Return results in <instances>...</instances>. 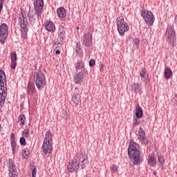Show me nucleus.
<instances>
[{
    "label": "nucleus",
    "instance_id": "6",
    "mask_svg": "<svg viewBox=\"0 0 177 177\" xmlns=\"http://www.w3.org/2000/svg\"><path fill=\"white\" fill-rule=\"evenodd\" d=\"M118 31L121 37L125 35L127 31H129V26L124 20V17H119L116 19Z\"/></svg>",
    "mask_w": 177,
    "mask_h": 177
},
{
    "label": "nucleus",
    "instance_id": "1",
    "mask_svg": "<svg viewBox=\"0 0 177 177\" xmlns=\"http://www.w3.org/2000/svg\"><path fill=\"white\" fill-rule=\"evenodd\" d=\"M35 10H29L28 12V19L29 24L34 26L38 20H41L42 12H44V0H35L34 2Z\"/></svg>",
    "mask_w": 177,
    "mask_h": 177
},
{
    "label": "nucleus",
    "instance_id": "5",
    "mask_svg": "<svg viewBox=\"0 0 177 177\" xmlns=\"http://www.w3.org/2000/svg\"><path fill=\"white\" fill-rule=\"evenodd\" d=\"M33 81L38 89H42L46 84V79L45 78V74L41 70V68L37 69L33 75Z\"/></svg>",
    "mask_w": 177,
    "mask_h": 177
},
{
    "label": "nucleus",
    "instance_id": "18",
    "mask_svg": "<svg viewBox=\"0 0 177 177\" xmlns=\"http://www.w3.org/2000/svg\"><path fill=\"white\" fill-rule=\"evenodd\" d=\"M140 77L142 82H146V80L149 78V74L145 68H142L140 72Z\"/></svg>",
    "mask_w": 177,
    "mask_h": 177
},
{
    "label": "nucleus",
    "instance_id": "41",
    "mask_svg": "<svg viewBox=\"0 0 177 177\" xmlns=\"http://www.w3.org/2000/svg\"><path fill=\"white\" fill-rule=\"evenodd\" d=\"M95 59H91L90 61H89V66L90 67H93L95 66Z\"/></svg>",
    "mask_w": 177,
    "mask_h": 177
},
{
    "label": "nucleus",
    "instance_id": "11",
    "mask_svg": "<svg viewBox=\"0 0 177 177\" xmlns=\"http://www.w3.org/2000/svg\"><path fill=\"white\" fill-rule=\"evenodd\" d=\"M86 75V69H82L76 75L73 77V81L75 84H82L84 82V77Z\"/></svg>",
    "mask_w": 177,
    "mask_h": 177
},
{
    "label": "nucleus",
    "instance_id": "40",
    "mask_svg": "<svg viewBox=\"0 0 177 177\" xmlns=\"http://www.w3.org/2000/svg\"><path fill=\"white\" fill-rule=\"evenodd\" d=\"M140 41L139 40V39H133V46H138V45H139Z\"/></svg>",
    "mask_w": 177,
    "mask_h": 177
},
{
    "label": "nucleus",
    "instance_id": "15",
    "mask_svg": "<svg viewBox=\"0 0 177 177\" xmlns=\"http://www.w3.org/2000/svg\"><path fill=\"white\" fill-rule=\"evenodd\" d=\"M83 44L85 46H91L92 45V35L89 32L84 34L83 37Z\"/></svg>",
    "mask_w": 177,
    "mask_h": 177
},
{
    "label": "nucleus",
    "instance_id": "23",
    "mask_svg": "<svg viewBox=\"0 0 177 177\" xmlns=\"http://www.w3.org/2000/svg\"><path fill=\"white\" fill-rule=\"evenodd\" d=\"M76 71L78 70H85V64L82 61H77V62L75 64Z\"/></svg>",
    "mask_w": 177,
    "mask_h": 177
},
{
    "label": "nucleus",
    "instance_id": "17",
    "mask_svg": "<svg viewBox=\"0 0 177 177\" xmlns=\"http://www.w3.org/2000/svg\"><path fill=\"white\" fill-rule=\"evenodd\" d=\"M10 60L11 68L15 70V68H16V66H17V54H16V52L11 53Z\"/></svg>",
    "mask_w": 177,
    "mask_h": 177
},
{
    "label": "nucleus",
    "instance_id": "37",
    "mask_svg": "<svg viewBox=\"0 0 177 177\" xmlns=\"http://www.w3.org/2000/svg\"><path fill=\"white\" fill-rule=\"evenodd\" d=\"M22 135L24 138H28L30 135V130L28 129L25 130V131L22 133Z\"/></svg>",
    "mask_w": 177,
    "mask_h": 177
},
{
    "label": "nucleus",
    "instance_id": "9",
    "mask_svg": "<svg viewBox=\"0 0 177 177\" xmlns=\"http://www.w3.org/2000/svg\"><path fill=\"white\" fill-rule=\"evenodd\" d=\"M9 34V28L6 24H1L0 25V42L1 44H5V41L8 38Z\"/></svg>",
    "mask_w": 177,
    "mask_h": 177
},
{
    "label": "nucleus",
    "instance_id": "3",
    "mask_svg": "<svg viewBox=\"0 0 177 177\" xmlns=\"http://www.w3.org/2000/svg\"><path fill=\"white\" fill-rule=\"evenodd\" d=\"M6 75L3 70L0 71V109L5 106V100L8 96V88L6 86Z\"/></svg>",
    "mask_w": 177,
    "mask_h": 177
},
{
    "label": "nucleus",
    "instance_id": "27",
    "mask_svg": "<svg viewBox=\"0 0 177 177\" xmlns=\"http://www.w3.org/2000/svg\"><path fill=\"white\" fill-rule=\"evenodd\" d=\"M18 122L20 125H24V122H26V116L24 115H20L18 118Z\"/></svg>",
    "mask_w": 177,
    "mask_h": 177
},
{
    "label": "nucleus",
    "instance_id": "26",
    "mask_svg": "<svg viewBox=\"0 0 177 177\" xmlns=\"http://www.w3.org/2000/svg\"><path fill=\"white\" fill-rule=\"evenodd\" d=\"M62 118H64V120H66L68 115H70V111H68V109H63L62 111Z\"/></svg>",
    "mask_w": 177,
    "mask_h": 177
},
{
    "label": "nucleus",
    "instance_id": "22",
    "mask_svg": "<svg viewBox=\"0 0 177 177\" xmlns=\"http://www.w3.org/2000/svg\"><path fill=\"white\" fill-rule=\"evenodd\" d=\"M57 16L59 18L66 17V9L64 7L59 8L57 10Z\"/></svg>",
    "mask_w": 177,
    "mask_h": 177
},
{
    "label": "nucleus",
    "instance_id": "36",
    "mask_svg": "<svg viewBox=\"0 0 177 177\" xmlns=\"http://www.w3.org/2000/svg\"><path fill=\"white\" fill-rule=\"evenodd\" d=\"M58 34H59V35H62L63 34H66V30H64V27L61 26L59 28Z\"/></svg>",
    "mask_w": 177,
    "mask_h": 177
},
{
    "label": "nucleus",
    "instance_id": "35",
    "mask_svg": "<svg viewBox=\"0 0 177 177\" xmlns=\"http://www.w3.org/2000/svg\"><path fill=\"white\" fill-rule=\"evenodd\" d=\"M140 124V120L139 118H134V122L133 124V127H138Z\"/></svg>",
    "mask_w": 177,
    "mask_h": 177
},
{
    "label": "nucleus",
    "instance_id": "25",
    "mask_svg": "<svg viewBox=\"0 0 177 177\" xmlns=\"http://www.w3.org/2000/svg\"><path fill=\"white\" fill-rule=\"evenodd\" d=\"M44 142L52 143V133L50 131H47L46 133V138Z\"/></svg>",
    "mask_w": 177,
    "mask_h": 177
},
{
    "label": "nucleus",
    "instance_id": "32",
    "mask_svg": "<svg viewBox=\"0 0 177 177\" xmlns=\"http://www.w3.org/2000/svg\"><path fill=\"white\" fill-rule=\"evenodd\" d=\"M17 147V145L16 144V141L15 140L11 141V147H12L13 154H16Z\"/></svg>",
    "mask_w": 177,
    "mask_h": 177
},
{
    "label": "nucleus",
    "instance_id": "19",
    "mask_svg": "<svg viewBox=\"0 0 177 177\" xmlns=\"http://www.w3.org/2000/svg\"><path fill=\"white\" fill-rule=\"evenodd\" d=\"M45 28L48 32H55V30H56L53 21H46L45 24Z\"/></svg>",
    "mask_w": 177,
    "mask_h": 177
},
{
    "label": "nucleus",
    "instance_id": "20",
    "mask_svg": "<svg viewBox=\"0 0 177 177\" xmlns=\"http://www.w3.org/2000/svg\"><path fill=\"white\" fill-rule=\"evenodd\" d=\"M27 93L28 95H34L35 93V84L32 82H29L27 86Z\"/></svg>",
    "mask_w": 177,
    "mask_h": 177
},
{
    "label": "nucleus",
    "instance_id": "42",
    "mask_svg": "<svg viewBox=\"0 0 177 177\" xmlns=\"http://www.w3.org/2000/svg\"><path fill=\"white\" fill-rule=\"evenodd\" d=\"M35 175H37V169L34 167L32 171V177H35Z\"/></svg>",
    "mask_w": 177,
    "mask_h": 177
},
{
    "label": "nucleus",
    "instance_id": "33",
    "mask_svg": "<svg viewBox=\"0 0 177 177\" xmlns=\"http://www.w3.org/2000/svg\"><path fill=\"white\" fill-rule=\"evenodd\" d=\"M110 169H111V172H113V174H115V173L118 172V167L115 165H112L110 167Z\"/></svg>",
    "mask_w": 177,
    "mask_h": 177
},
{
    "label": "nucleus",
    "instance_id": "49",
    "mask_svg": "<svg viewBox=\"0 0 177 177\" xmlns=\"http://www.w3.org/2000/svg\"><path fill=\"white\" fill-rule=\"evenodd\" d=\"M56 55H60V50H57L55 51Z\"/></svg>",
    "mask_w": 177,
    "mask_h": 177
},
{
    "label": "nucleus",
    "instance_id": "14",
    "mask_svg": "<svg viewBox=\"0 0 177 177\" xmlns=\"http://www.w3.org/2000/svg\"><path fill=\"white\" fill-rule=\"evenodd\" d=\"M142 89L143 86H142V84L139 82L132 83L131 84V92H134V93H139L140 92H142Z\"/></svg>",
    "mask_w": 177,
    "mask_h": 177
},
{
    "label": "nucleus",
    "instance_id": "29",
    "mask_svg": "<svg viewBox=\"0 0 177 177\" xmlns=\"http://www.w3.org/2000/svg\"><path fill=\"white\" fill-rule=\"evenodd\" d=\"M158 162L160 164L161 167H162V165H164V164L165 162V159L164 158V156L161 154H158Z\"/></svg>",
    "mask_w": 177,
    "mask_h": 177
},
{
    "label": "nucleus",
    "instance_id": "10",
    "mask_svg": "<svg viewBox=\"0 0 177 177\" xmlns=\"http://www.w3.org/2000/svg\"><path fill=\"white\" fill-rule=\"evenodd\" d=\"M19 22L21 31L26 32V31H27L28 21L27 20V15H26V12L24 11H21L19 13Z\"/></svg>",
    "mask_w": 177,
    "mask_h": 177
},
{
    "label": "nucleus",
    "instance_id": "16",
    "mask_svg": "<svg viewBox=\"0 0 177 177\" xmlns=\"http://www.w3.org/2000/svg\"><path fill=\"white\" fill-rule=\"evenodd\" d=\"M52 142H44L42 145V149L44 154L47 155L48 153H52Z\"/></svg>",
    "mask_w": 177,
    "mask_h": 177
},
{
    "label": "nucleus",
    "instance_id": "31",
    "mask_svg": "<svg viewBox=\"0 0 177 177\" xmlns=\"http://www.w3.org/2000/svg\"><path fill=\"white\" fill-rule=\"evenodd\" d=\"M80 50H81V42L77 41L76 43L75 52L77 55H80L81 53Z\"/></svg>",
    "mask_w": 177,
    "mask_h": 177
},
{
    "label": "nucleus",
    "instance_id": "13",
    "mask_svg": "<svg viewBox=\"0 0 177 177\" xmlns=\"http://www.w3.org/2000/svg\"><path fill=\"white\" fill-rule=\"evenodd\" d=\"M72 100L76 106L81 104V95L80 94V88H75L74 91V95L72 97Z\"/></svg>",
    "mask_w": 177,
    "mask_h": 177
},
{
    "label": "nucleus",
    "instance_id": "46",
    "mask_svg": "<svg viewBox=\"0 0 177 177\" xmlns=\"http://www.w3.org/2000/svg\"><path fill=\"white\" fill-rule=\"evenodd\" d=\"M103 67H104L103 63L100 62V71H102V70H103Z\"/></svg>",
    "mask_w": 177,
    "mask_h": 177
},
{
    "label": "nucleus",
    "instance_id": "48",
    "mask_svg": "<svg viewBox=\"0 0 177 177\" xmlns=\"http://www.w3.org/2000/svg\"><path fill=\"white\" fill-rule=\"evenodd\" d=\"M3 8V3H0V12H2Z\"/></svg>",
    "mask_w": 177,
    "mask_h": 177
},
{
    "label": "nucleus",
    "instance_id": "28",
    "mask_svg": "<svg viewBox=\"0 0 177 177\" xmlns=\"http://www.w3.org/2000/svg\"><path fill=\"white\" fill-rule=\"evenodd\" d=\"M172 75V71L171 68H167L165 70V78H169Z\"/></svg>",
    "mask_w": 177,
    "mask_h": 177
},
{
    "label": "nucleus",
    "instance_id": "43",
    "mask_svg": "<svg viewBox=\"0 0 177 177\" xmlns=\"http://www.w3.org/2000/svg\"><path fill=\"white\" fill-rule=\"evenodd\" d=\"M8 165L9 167H10L11 165H15V164L13 163V159H9Z\"/></svg>",
    "mask_w": 177,
    "mask_h": 177
},
{
    "label": "nucleus",
    "instance_id": "50",
    "mask_svg": "<svg viewBox=\"0 0 177 177\" xmlns=\"http://www.w3.org/2000/svg\"><path fill=\"white\" fill-rule=\"evenodd\" d=\"M5 0H0V3H3V1H4Z\"/></svg>",
    "mask_w": 177,
    "mask_h": 177
},
{
    "label": "nucleus",
    "instance_id": "2",
    "mask_svg": "<svg viewBox=\"0 0 177 177\" xmlns=\"http://www.w3.org/2000/svg\"><path fill=\"white\" fill-rule=\"evenodd\" d=\"M127 151L128 156L133 165H140L143 162L138 143L133 142L132 140H130Z\"/></svg>",
    "mask_w": 177,
    "mask_h": 177
},
{
    "label": "nucleus",
    "instance_id": "21",
    "mask_svg": "<svg viewBox=\"0 0 177 177\" xmlns=\"http://www.w3.org/2000/svg\"><path fill=\"white\" fill-rule=\"evenodd\" d=\"M148 164L150 167H156V165L157 164V161L156 160V158H154V156H153V154L149 155Z\"/></svg>",
    "mask_w": 177,
    "mask_h": 177
},
{
    "label": "nucleus",
    "instance_id": "38",
    "mask_svg": "<svg viewBox=\"0 0 177 177\" xmlns=\"http://www.w3.org/2000/svg\"><path fill=\"white\" fill-rule=\"evenodd\" d=\"M19 142L21 146H26V138L24 137L20 138Z\"/></svg>",
    "mask_w": 177,
    "mask_h": 177
},
{
    "label": "nucleus",
    "instance_id": "39",
    "mask_svg": "<svg viewBox=\"0 0 177 177\" xmlns=\"http://www.w3.org/2000/svg\"><path fill=\"white\" fill-rule=\"evenodd\" d=\"M59 37L60 42H63V41L66 40V34L59 35Z\"/></svg>",
    "mask_w": 177,
    "mask_h": 177
},
{
    "label": "nucleus",
    "instance_id": "34",
    "mask_svg": "<svg viewBox=\"0 0 177 177\" xmlns=\"http://www.w3.org/2000/svg\"><path fill=\"white\" fill-rule=\"evenodd\" d=\"M22 156H25L27 157V156H30V149L28 148H25L22 150Z\"/></svg>",
    "mask_w": 177,
    "mask_h": 177
},
{
    "label": "nucleus",
    "instance_id": "24",
    "mask_svg": "<svg viewBox=\"0 0 177 177\" xmlns=\"http://www.w3.org/2000/svg\"><path fill=\"white\" fill-rule=\"evenodd\" d=\"M136 118H142L143 117V110L142 107L138 106L136 110Z\"/></svg>",
    "mask_w": 177,
    "mask_h": 177
},
{
    "label": "nucleus",
    "instance_id": "44",
    "mask_svg": "<svg viewBox=\"0 0 177 177\" xmlns=\"http://www.w3.org/2000/svg\"><path fill=\"white\" fill-rule=\"evenodd\" d=\"M15 133H11V138H10V140L11 141H13L15 140Z\"/></svg>",
    "mask_w": 177,
    "mask_h": 177
},
{
    "label": "nucleus",
    "instance_id": "30",
    "mask_svg": "<svg viewBox=\"0 0 177 177\" xmlns=\"http://www.w3.org/2000/svg\"><path fill=\"white\" fill-rule=\"evenodd\" d=\"M8 169L10 171V174H17V169H16V165H15L8 166Z\"/></svg>",
    "mask_w": 177,
    "mask_h": 177
},
{
    "label": "nucleus",
    "instance_id": "7",
    "mask_svg": "<svg viewBox=\"0 0 177 177\" xmlns=\"http://www.w3.org/2000/svg\"><path fill=\"white\" fill-rule=\"evenodd\" d=\"M140 14L147 26H151L154 23V15H153L151 11L146 10V9L142 8L140 10Z\"/></svg>",
    "mask_w": 177,
    "mask_h": 177
},
{
    "label": "nucleus",
    "instance_id": "45",
    "mask_svg": "<svg viewBox=\"0 0 177 177\" xmlns=\"http://www.w3.org/2000/svg\"><path fill=\"white\" fill-rule=\"evenodd\" d=\"M10 177H16L17 176V173H11L10 174Z\"/></svg>",
    "mask_w": 177,
    "mask_h": 177
},
{
    "label": "nucleus",
    "instance_id": "12",
    "mask_svg": "<svg viewBox=\"0 0 177 177\" xmlns=\"http://www.w3.org/2000/svg\"><path fill=\"white\" fill-rule=\"evenodd\" d=\"M138 139L142 145H149V139L147 138L146 133L142 127L138 129Z\"/></svg>",
    "mask_w": 177,
    "mask_h": 177
},
{
    "label": "nucleus",
    "instance_id": "8",
    "mask_svg": "<svg viewBox=\"0 0 177 177\" xmlns=\"http://www.w3.org/2000/svg\"><path fill=\"white\" fill-rule=\"evenodd\" d=\"M165 37L169 44L171 45V46H174L175 42H176V33H175V30L172 28V27H167Z\"/></svg>",
    "mask_w": 177,
    "mask_h": 177
},
{
    "label": "nucleus",
    "instance_id": "47",
    "mask_svg": "<svg viewBox=\"0 0 177 177\" xmlns=\"http://www.w3.org/2000/svg\"><path fill=\"white\" fill-rule=\"evenodd\" d=\"M59 45H62V43L59 42V41H56L54 43V46H57Z\"/></svg>",
    "mask_w": 177,
    "mask_h": 177
},
{
    "label": "nucleus",
    "instance_id": "4",
    "mask_svg": "<svg viewBox=\"0 0 177 177\" xmlns=\"http://www.w3.org/2000/svg\"><path fill=\"white\" fill-rule=\"evenodd\" d=\"M86 160L84 158L82 152H78L75 156L74 159L69 161L67 165V169L68 172H75L80 169V162H85Z\"/></svg>",
    "mask_w": 177,
    "mask_h": 177
}]
</instances>
